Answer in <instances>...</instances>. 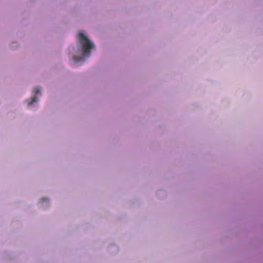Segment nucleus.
Instances as JSON below:
<instances>
[{
    "label": "nucleus",
    "mask_w": 263,
    "mask_h": 263,
    "mask_svg": "<svg viewBox=\"0 0 263 263\" xmlns=\"http://www.w3.org/2000/svg\"><path fill=\"white\" fill-rule=\"evenodd\" d=\"M78 37L80 44L82 46L83 56L79 57L74 56L73 59L76 62H79L83 60L84 57L88 56L90 53L91 49L94 47L93 44L83 32H79L78 34Z\"/></svg>",
    "instance_id": "obj_1"
},
{
    "label": "nucleus",
    "mask_w": 263,
    "mask_h": 263,
    "mask_svg": "<svg viewBox=\"0 0 263 263\" xmlns=\"http://www.w3.org/2000/svg\"><path fill=\"white\" fill-rule=\"evenodd\" d=\"M36 101V97L34 96L32 98H31V100L28 102V105H31L34 102Z\"/></svg>",
    "instance_id": "obj_2"
},
{
    "label": "nucleus",
    "mask_w": 263,
    "mask_h": 263,
    "mask_svg": "<svg viewBox=\"0 0 263 263\" xmlns=\"http://www.w3.org/2000/svg\"><path fill=\"white\" fill-rule=\"evenodd\" d=\"M41 91V88L39 87H37L34 88L33 89V92L35 93V95H37L39 93H40Z\"/></svg>",
    "instance_id": "obj_3"
}]
</instances>
